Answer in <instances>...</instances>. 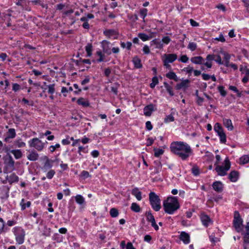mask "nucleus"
Returning a JSON list of instances; mask_svg holds the SVG:
<instances>
[{
	"label": "nucleus",
	"mask_w": 249,
	"mask_h": 249,
	"mask_svg": "<svg viewBox=\"0 0 249 249\" xmlns=\"http://www.w3.org/2000/svg\"><path fill=\"white\" fill-rule=\"evenodd\" d=\"M192 172L195 176H197L199 173V169L198 167L194 166L192 168Z\"/></svg>",
	"instance_id": "59"
},
{
	"label": "nucleus",
	"mask_w": 249,
	"mask_h": 249,
	"mask_svg": "<svg viewBox=\"0 0 249 249\" xmlns=\"http://www.w3.org/2000/svg\"><path fill=\"white\" fill-rule=\"evenodd\" d=\"M147 220L151 223V226L155 229V230L159 229V227L157 225L155 218L150 212H148L146 213Z\"/></svg>",
	"instance_id": "10"
},
{
	"label": "nucleus",
	"mask_w": 249,
	"mask_h": 249,
	"mask_svg": "<svg viewBox=\"0 0 249 249\" xmlns=\"http://www.w3.org/2000/svg\"><path fill=\"white\" fill-rule=\"evenodd\" d=\"M47 87L48 89V92L51 95L53 94L55 92V84H50L47 86Z\"/></svg>",
	"instance_id": "38"
},
{
	"label": "nucleus",
	"mask_w": 249,
	"mask_h": 249,
	"mask_svg": "<svg viewBox=\"0 0 249 249\" xmlns=\"http://www.w3.org/2000/svg\"><path fill=\"white\" fill-rule=\"evenodd\" d=\"M109 42L106 40H104L102 42L103 51L108 55H110L111 53V51L109 46Z\"/></svg>",
	"instance_id": "15"
},
{
	"label": "nucleus",
	"mask_w": 249,
	"mask_h": 249,
	"mask_svg": "<svg viewBox=\"0 0 249 249\" xmlns=\"http://www.w3.org/2000/svg\"><path fill=\"white\" fill-rule=\"evenodd\" d=\"M179 238L185 244H188L190 243V235L185 231H182L180 233Z\"/></svg>",
	"instance_id": "13"
},
{
	"label": "nucleus",
	"mask_w": 249,
	"mask_h": 249,
	"mask_svg": "<svg viewBox=\"0 0 249 249\" xmlns=\"http://www.w3.org/2000/svg\"><path fill=\"white\" fill-rule=\"evenodd\" d=\"M163 209L166 213L173 214L179 208L178 199L174 196H169L163 202Z\"/></svg>",
	"instance_id": "2"
},
{
	"label": "nucleus",
	"mask_w": 249,
	"mask_h": 249,
	"mask_svg": "<svg viewBox=\"0 0 249 249\" xmlns=\"http://www.w3.org/2000/svg\"><path fill=\"white\" fill-rule=\"evenodd\" d=\"M20 205L21 207V210H24L26 208H28L31 205V202L30 201H27V202H25V200L24 199H22L21 202L20 203Z\"/></svg>",
	"instance_id": "34"
},
{
	"label": "nucleus",
	"mask_w": 249,
	"mask_h": 249,
	"mask_svg": "<svg viewBox=\"0 0 249 249\" xmlns=\"http://www.w3.org/2000/svg\"><path fill=\"white\" fill-rule=\"evenodd\" d=\"M214 130L218 134L219 132L223 131L222 127H221L220 124L219 123H216L214 126Z\"/></svg>",
	"instance_id": "44"
},
{
	"label": "nucleus",
	"mask_w": 249,
	"mask_h": 249,
	"mask_svg": "<svg viewBox=\"0 0 249 249\" xmlns=\"http://www.w3.org/2000/svg\"><path fill=\"white\" fill-rule=\"evenodd\" d=\"M118 85H116L115 86H112L111 87V91L112 92H113L115 95H117L118 93Z\"/></svg>",
	"instance_id": "60"
},
{
	"label": "nucleus",
	"mask_w": 249,
	"mask_h": 249,
	"mask_svg": "<svg viewBox=\"0 0 249 249\" xmlns=\"http://www.w3.org/2000/svg\"><path fill=\"white\" fill-rule=\"evenodd\" d=\"M71 142L69 141V137L67 136L66 139H63L62 141V143L63 145H68L70 144Z\"/></svg>",
	"instance_id": "61"
},
{
	"label": "nucleus",
	"mask_w": 249,
	"mask_h": 249,
	"mask_svg": "<svg viewBox=\"0 0 249 249\" xmlns=\"http://www.w3.org/2000/svg\"><path fill=\"white\" fill-rule=\"evenodd\" d=\"M14 144L18 147H23L25 146V143L22 142L21 140L18 139L14 142Z\"/></svg>",
	"instance_id": "40"
},
{
	"label": "nucleus",
	"mask_w": 249,
	"mask_h": 249,
	"mask_svg": "<svg viewBox=\"0 0 249 249\" xmlns=\"http://www.w3.org/2000/svg\"><path fill=\"white\" fill-rule=\"evenodd\" d=\"M55 172L53 170H50L47 174V178L49 179H52L54 175Z\"/></svg>",
	"instance_id": "51"
},
{
	"label": "nucleus",
	"mask_w": 249,
	"mask_h": 249,
	"mask_svg": "<svg viewBox=\"0 0 249 249\" xmlns=\"http://www.w3.org/2000/svg\"><path fill=\"white\" fill-rule=\"evenodd\" d=\"M247 232L244 236V242H249V228L247 229L246 227Z\"/></svg>",
	"instance_id": "53"
},
{
	"label": "nucleus",
	"mask_w": 249,
	"mask_h": 249,
	"mask_svg": "<svg viewBox=\"0 0 249 249\" xmlns=\"http://www.w3.org/2000/svg\"><path fill=\"white\" fill-rule=\"evenodd\" d=\"M219 64H223V62L222 61L221 56L219 55L216 56V58L214 59Z\"/></svg>",
	"instance_id": "58"
},
{
	"label": "nucleus",
	"mask_w": 249,
	"mask_h": 249,
	"mask_svg": "<svg viewBox=\"0 0 249 249\" xmlns=\"http://www.w3.org/2000/svg\"><path fill=\"white\" fill-rule=\"evenodd\" d=\"M104 34L108 38L114 36V38H117V34L116 31L113 29L107 30L104 32Z\"/></svg>",
	"instance_id": "20"
},
{
	"label": "nucleus",
	"mask_w": 249,
	"mask_h": 249,
	"mask_svg": "<svg viewBox=\"0 0 249 249\" xmlns=\"http://www.w3.org/2000/svg\"><path fill=\"white\" fill-rule=\"evenodd\" d=\"M80 176L81 178L85 179L89 177L90 176L88 171L84 170L81 172Z\"/></svg>",
	"instance_id": "52"
},
{
	"label": "nucleus",
	"mask_w": 249,
	"mask_h": 249,
	"mask_svg": "<svg viewBox=\"0 0 249 249\" xmlns=\"http://www.w3.org/2000/svg\"><path fill=\"white\" fill-rule=\"evenodd\" d=\"M149 199L152 208L156 212L160 211L161 206L159 196L155 193L151 192L149 194Z\"/></svg>",
	"instance_id": "3"
},
{
	"label": "nucleus",
	"mask_w": 249,
	"mask_h": 249,
	"mask_svg": "<svg viewBox=\"0 0 249 249\" xmlns=\"http://www.w3.org/2000/svg\"><path fill=\"white\" fill-rule=\"evenodd\" d=\"M189 60V58L187 57L186 55H182L180 58L178 59L179 61L183 62V63H186Z\"/></svg>",
	"instance_id": "54"
},
{
	"label": "nucleus",
	"mask_w": 249,
	"mask_h": 249,
	"mask_svg": "<svg viewBox=\"0 0 249 249\" xmlns=\"http://www.w3.org/2000/svg\"><path fill=\"white\" fill-rule=\"evenodd\" d=\"M132 62L134 65L135 68L140 69L142 67L141 60L138 56H135L132 60Z\"/></svg>",
	"instance_id": "27"
},
{
	"label": "nucleus",
	"mask_w": 249,
	"mask_h": 249,
	"mask_svg": "<svg viewBox=\"0 0 249 249\" xmlns=\"http://www.w3.org/2000/svg\"><path fill=\"white\" fill-rule=\"evenodd\" d=\"M154 155L156 157H159L160 155H162L164 153V150L161 149L154 148Z\"/></svg>",
	"instance_id": "43"
},
{
	"label": "nucleus",
	"mask_w": 249,
	"mask_h": 249,
	"mask_svg": "<svg viewBox=\"0 0 249 249\" xmlns=\"http://www.w3.org/2000/svg\"><path fill=\"white\" fill-rule=\"evenodd\" d=\"M224 54V61L223 64L226 67H230V55L226 53H223Z\"/></svg>",
	"instance_id": "29"
},
{
	"label": "nucleus",
	"mask_w": 249,
	"mask_h": 249,
	"mask_svg": "<svg viewBox=\"0 0 249 249\" xmlns=\"http://www.w3.org/2000/svg\"><path fill=\"white\" fill-rule=\"evenodd\" d=\"M28 0H18L17 2H16V5L21 6L23 7L24 5L26 3V2Z\"/></svg>",
	"instance_id": "56"
},
{
	"label": "nucleus",
	"mask_w": 249,
	"mask_h": 249,
	"mask_svg": "<svg viewBox=\"0 0 249 249\" xmlns=\"http://www.w3.org/2000/svg\"><path fill=\"white\" fill-rule=\"evenodd\" d=\"M30 147L34 148L38 151H41L44 147L45 143L37 138H35L29 141Z\"/></svg>",
	"instance_id": "5"
},
{
	"label": "nucleus",
	"mask_w": 249,
	"mask_h": 249,
	"mask_svg": "<svg viewBox=\"0 0 249 249\" xmlns=\"http://www.w3.org/2000/svg\"><path fill=\"white\" fill-rule=\"evenodd\" d=\"M15 234L16 235V240L18 244H22L24 241L25 235V231L20 228H15Z\"/></svg>",
	"instance_id": "6"
},
{
	"label": "nucleus",
	"mask_w": 249,
	"mask_h": 249,
	"mask_svg": "<svg viewBox=\"0 0 249 249\" xmlns=\"http://www.w3.org/2000/svg\"><path fill=\"white\" fill-rule=\"evenodd\" d=\"M164 85L165 86V88L166 89V90L168 91V92L169 93L170 96H173L174 95V92L172 90V87L166 82H164Z\"/></svg>",
	"instance_id": "41"
},
{
	"label": "nucleus",
	"mask_w": 249,
	"mask_h": 249,
	"mask_svg": "<svg viewBox=\"0 0 249 249\" xmlns=\"http://www.w3.org/2000/svg\"><path fill=\"white\" fill-rule=\"evenodd\" d=\"M177 58V55L175 53L164 54L162 57V61L169 63H173Z\"/></svg>",
	"instance_id": "8"
},
{
	"label": "nucleus",
	"mask_w": 249,
	"mask_h": 249,
	"mask_svg": "<svg viewBox=\"0 0 249 249\" xmlns=\"http://www.w3.org/2000/svg\"><path fill=\"white\" fill-rule=\"evenodd\" d=\"M86 51L87 53V56H90L92 54V45L91 43H88L86 47Z\"/></svg>",
	"instance_id": "36"
},
{
	"label": "nucleus",
	"mask_w": 249,
	"mask_h": 249,
	"mask_svg": "<svg viewBox=\"0 0 249 249\" xmlns=\"http://www.w3.org/2000/svg\"><path fill=\"white\" fill-rule=\"evenodd\" d=\"M218 91L220 92V94L222 96L224 97L226 95L227 92L225 91V90L224 89V87L223 86H219L218 87Z\"/></svg>",
	"instance_id": "45"
},
{
	"label": "nucleus",
	"mask_w": 249,
	"mask_h": 249,
	"mask_svg": "<svg viewBox=\"0 0 249 249\" xmlns=\"http://www.w3.org/2000/svg\"><path fill=\"white\" fill-rule=\"evenodd\" d=\"M20 86L17 83L12 84V90L15 92H17L20 89Z\"/></svg>",
	"instance_id": "50"
},
{
	"label": "nucleus",
	"mask_w": 249,
	"mask_h": 249,
	"mask_svg": "<svg viewBox=\"0 0 249 249\" xmlns=\"http://www.w3.org/2000/svg\"><path fill=\"white\" fill-rule=\"evenodd\" d=\"M215 55L213 54H208L206 57V62H204V65L208 68H211L212 67V61L214 59Z\"/></svg>",
	"instance_id": "17"
},
{
	"label": "nucleus",
	"mask_w": 249,
	"mask_h": 249,
	"mask_svg": "<svg viewBox=\"0 0 249 249\" xmlns=\"http://www.w3.org/2000/svg\"><path fill=\"white\" fill-rule=\"evenodd\" d=\"M190 83V81L189 80H182L180 83L177 84L176 86V89L179 90L180 89H183L184 90H186L189 84Z\"/></svg>",
	"instance_id": "12"
},
{
	"label": "nucleus",
	"mask_w": 249,
	"mask_h": 249,
	"mask_svg": "<svg viewBox=\"0 0 249 249\" xmlns=\"http://www.w3.org/2000/svg\"><path fill=\"white\" fill-rule=\"evenodd\" d=\"M233 226L238 232H239L242 228V220L240 216L239 213L237 211L234 212Z\"/></svg>",
	"instance_id": "7"
},
{
	"label": "nucleus",
	"mask_w": 249,
	"mask_h": 249,
	"mask_svg": "<svg viewBox=\"0 0 249 249\" xmlns=\"http://www.w3.org/2000/svg\"><path fill=\"white\" fill-rule=\"evenodd\" d=\"M6 178L10 184H12L13 182H18V177L14 173L9 176H7Z\"/></svg>",
	"instance_id": "26"
},
{
	"label": "nucleus",
	"mask_w": 249,
	"mask_h": 249,
	"mask_svg": "<svg viewBox=\"0 0 249 249\" xmlns=\"http://www.w3.org/2000/svg\"><path fill=\"white\" fill-rule=\"evenodd\" d=\"M145 124L146 127L148 130H151L152 129L153 126L150 121L146 122Z\"/></svg>",
	"instance_id": "62"
},
{
	"label": "nucleus",
	"mask_w": 249,
	"mask_h": 249,
	"mask_svg": "<svg viewBox=\"0 0 249 249\" xmlns=\"http://www.w3.org/2000/svg\"><path fill=\"white\" fill-rule=\"evenodd\" d=\"M215 40L222 42H224L226 41L224 36L222 34H221L218 37L215 38Z\"/></svg>",
	"instance_id": "63"
},
{
	"label": "nucleus",
	"mask_w": 249,
	"mask_h": 249,
	"mask_svg": "<svg viewBox=\"0 0 249 249\" xmlns=\"http://www.w3.org/2000/svg\"><path fill=\"white\" fill-rule=\"evenodd\" d=\"M238 177V172L235 171H232L230 173L229 175V178L231 181L235 182L237 180Z\"/></svg>",
	"instance_id": "25"
},
{
	"label": "nucleus",
	"mask_w": 249,
	"mask_h": 249,
	"mask_svg": "<svg viewBox=\"0 0 249 249\" xmlns=\"http://www.w3.org/2000/svg\"><path fill=\"white\" fill-rule=\"evenodd\" d=\"M171 41V39L169 36H164L162 39V42L166 44H168Z\"/></svg>",
	"instance_id": "57"
},
{
	"label": "nucleus",
	"mask_w": 249,
	"mask_h": 249,
	"mask_svg": "<svg viewBox=\"0 0 249 249\" xmlns=\"http://www.w3.org/2000/svg\"><path fill=\"white\" fill-rule=\"evenodd\" d=\"M183 70L188 73H191V72L194 71V69L193 67L188 66L187 67L184 68Z\"/></svg>",
	"instance_id": "55"
},
{
	"label": "nucleus",
	"mask_w": 249,
	"mask_h": 249,
	"mask_svg": "<svg viewBox=\"0 0 249 249\" xmlns=\"http://www.w3.org/2000/svg\"><path fill=\"white\" fill-rule=\"evenodd\" d=\"M151 46H154L156 49H162L163 47V43L161 41L158 39H155L150 42Z\"/></svg>",
	"instance_id": "21"
},
{
	"label": "nucleus",
	"mask_w": 249,
	"mask_h": 249,
	"mask_svg": "<svg viewBox=\"0 0 249 249\" xmlns=\"http://www.w3.org/2000/svg\"><path fill=\"white\" fill-rule=\"evenodd\" d=\"M138 36L143 41H147L150 38L147 35L144 33H139L138 34Z\"/></svg>",
	"instance_id": "42"
},
{
	"label": "nucleus",
	"mask_w": 249,
	"mask_h": 249,
	"mask_svg": "<svg viewBox=\"0 0 249 249\" xmlns=\"http://www.w3.org/2000/svg\"><path fill=\"white\" fill-rule=\"evenodd\" d=\"M166 77L169 79L174 80L175 81H178V80L177 75L173 71H170L169 72L166 73Z\"/></svg>",
	"instance_id": "31"
},
{
	"label": "nucleus",
	"mask_w": 249,
	"mask_h": 249,
	"mask_svg": "<svg viewBox=\"0 0 249 249\" xmlns=\"http://www.w3.org/2000/svg\"><path fill=\"white\" fill-rule=\"evenodd\" d=\"M131 194L136 197L138 200L140 201L142 200V193L139 190L138 188L136 187L133 189L131 191Z\"/></svg>",
	"instance_id": "24"
},
{
	"label": "nucleus",
	"mask_w": 249,
	"mask_h": 249,
	"mask_svg": "<svg viewBox=\"0 0 249 249\" xmlns=\"http://www.w3.org/2000/svg\"><path fill=\"white\" fill-rule=\"evenodd\" d=\"M223 124L225 127H226L228 130H232L233 129V126L232 124L231 121L228 119H223Z\"/></svg>",
	"instance_id": "28"
},
{
	"label": "nucleus",
	"mask_w": 249,
	"mask_h": 249,
	"mask_svg": "<svg viewBox=\"0 0 249 249\" xmlns=\"http://www.w3.org/2000/svg\"><path fill=\"white\" fill-rule=\"evenodd\" d=\"M174 121V117L172 114L167 116L164 119V122L166 123L173 122Z\"/></svg>",
	"instance_id": "46"
},
{
	"label": "nucleus",
	"mask_w": 249,
	"mask_h": 249,
	"mask_svg": "<svg viewBox=\"0 0 249 249\" xmlns=\"http://www.w3.org/2000/svg\"><path fill=\"white\" fill-rule=\"evenodd\" d=\"M197 46L196 43L194 42H190L188 46V48L192 51H195L196 49Z\"/></svg>",
	"instance_id": "48"
},
{
	"label": "nucleus",
	"mask_w": 249,
	"mask_h": 249,
	"mask_svg": "<svg viewBox=\"0 0 249 249\" xmlns=\"http://www.w3.org/2000/svg\"><path fill=\"white\" fill-rule=\"evenodd\" d=\"M43 159L45 160V162L44 165L42 167L41 170L43 172H46L52 167L53 161L49 159L47 156H44Z\"/></svg>",
	"instance_id": "9"
},
{
	"label": "nucleus",
	"mask_w": 249,
	"mask_h": 249,
	"mask_svg": "<svg viewBox=\"0 0 249 249\" xmlns=\"http://www.w3.org/2000/svg\"><path fill=\"white\" fill-rule=\"evenodd\" d=\"M154 110V106L152 104L145 106L143 108L144 114L146 116H150Z\"/></svg>",
	"instance_id": "14"
},
{
	"label": "nucleus",
	"mask_w": 249,
	"mask_h": 249,
	"mask_svg": "<svg viewBox=\"0 0 249 249\" xmlns=\"http://www.w3.org/2000/svg\"><path fill=\"white\" fill-rule=\"evenodd\" d=\"M38 158L39 155L35 150L29 152L27 156V159L31 161H36L38 160Z\"/></svg>",
	"instance_id": "16"
},
{
	"label": "nucleus",
	"mask_w": 249,
	"mask_h": 249,
	"mask_svg": "<svg viewBox=\"0 0 249 249\" xmlns=\"http://www.w3.org/2000/svg\"><path fill=\"white\" fill-rule=\"evenodd\" d=\"M239 162L242 164L249 163V155H245L240 157Z\"/></svg>",
	"instance_id": "32"
},
{
	"label": "nucleus",
	"mask_w": 249,
	"mask_h": 249,
	"mask_svg": "<svg viewBox=\"0 0 249 249\" xmlns=\"http://www.w3.org/2000/svg\"><path fill=\"white\" fill-rule=\"evenodd\" d=\"M75 198L76 202L80 205H82L85 202V199L81 195L76 196Z\"/></svg>",
	"instance_id": "35"
},
{
	"label": "nucleus",
	"mask_w": 249,
	"mask_h": 249,
	"mask_svg": "<svg viewBox=\"0 0 249 249\" xmlns=\"http://www.w3.org/2000/svg\"><path fill=\"white\" fill-rule=\"evenodd\" d=\"M11 153L13 154L16 159H19L22 156L21 151L19 149L12 150Z\"/></svg>",
	"instance_id": "30"
},
{
	"label": "nucleus",
	"mask_w": 249,
	"mask_h": 249,
	"mask_svg": "<svg viewBox=\"0 0 249 249\" xmlns=\"http://www.w3.org/2000/svg\"><path fill=\"white\" fill-rule=\"evenodd\" d=\"M200 218L203 224L206 227H207L209 223H212V221L208 215L202 213L200 215Z\"/></svg>",
	"instance_id": "19"
},
{
	"label": "nucleus",
	"mask_w": 249,
	"mask_h": 249,
	"mask_svg": "<svg viewBox=\"0 0 249 249\" xmlns=\"http://www.w3.org/2000/svg\"><path fill=\"white\" fill-rule=\"evenodd\" d=\"M131 209L132 211L136 213H138L141 211V208L139 205L136 203H133L131 204Z\"/></svg>",
	"instance_id": "37"
},
{
	"label": "nucleus",
	"mask_w": 249,
	"mask_h": 249,
	"mask_svg": "<svg viewBox=\"0 0 249 249\" xmlns=\"http://www.w3.org/2000/svg\"><path fill=\"white\" fill-rule=\"evenodd\" d=\"M15 161L11 156H9L6 162L7 169L10 171H13L14 169Z\"/></svg>",
	"instance_id": "23"
},
{
	"label": "nucleus",
	"mask_w": 249,
	"mask_h": 249,
	"mask_svg": "<svg viewBox=\"0 0 249 249\" xmlns=\"http://www.w3.org/2000/svg\"><path fill=\"white\" fill-rule=\"evenodd\" d=\"M191 61L192 63L196 64L204 65V59L201 56L192 57Z\"/></svg>",
	"instance_id": "22"
},
{
	"label": "nucleus",
	"mask_w": 249,
	"mask_h": 249,
	"mask_svg": "<svg viewBox=\"0 0 249 249\" xmlns=\"http://www.w3.org/2000/svg\"><path fill=\"white\" fill-rule=\"evenodd\" d=\"M142 51L145 54H149L150 53V50L149 47L147 45H145L143 47Z\"/></svg>",
	"instance_id": "64"
},
{
	"label": "nucleus",
	"mask_w": 249,
	"mask_h": 249,
	"mask_svg": "<svg viewBox=\"0 0 249 249\" xmlns=\"http://www.w3.org/2000/svg\"><path fill=\"white\" fill-rule=\"evenodd\" d=\"M213 189L218 193H220L223 191V185L220 181H215L213 183Z\"/></svg>",
	"instance_id": "18"
},
{
	"label": "nucleus",
	"mask_w": 249,
	"mask_h": 249,
	"mask_svg": "<svg viewBox=\"0 0 249 249\" xmlns=\"http://www.w3.org/2000/svg\"><path fill=\"white\" fill-rule=\"evenodd\" d=\"M79 105H82L83 107H87L89 106V103L88 101L85 100L83 98H80L78 99L77 101Z\"/></svg>",
	"instance_id": "33"
},
{
	"label": "nucleus",
	"mask_w": 249,
	"mask_h": 249,
	"mask_svg": "<svg viewBox=\"0 0 249 249\" xmlns=\"http://www.w3.org/2000/svg\"><path fill=\"white\" fill-rule=\"evenodd\" d=\"M109 213L112 217H116L119 214L118 210L115 208H111L110 210Z\"/></svg>",
	"instance_id": "39"
},
{
	"label": "nucleus",
	"mask_w": 249,
	"mask_h": 249,
	"mask_svg": "<svg viewBox=\"0 0 249 249\" xmlns=\"http://www.w3.org/2000/svg\"><path fill=\"white\" fill-rule=\"evenodd\" d=\"M225 165L221 166L217 165L215 167V170L217 174L219 176H223L227 174V172L230 169L231 167V163L228 159L226 158L224 160Z\"/></svg>",
	"instance_id": "4"
},
{
	"label": "nucleus",
	"mask_w": 249,
	"mask_h": 249,
	"mask_svg": "<svg viewBox=\"0 0 249 249\" xmlns=\"http://www.w3.org/2000/svg\"><path fill=\"white\" fill-rule=\"evenodd\" d=\"M16 136V133L14 128H10L8 129L4 139V141L9 142L10 139H14Z\"/></svg>",
	"instance_id": "11"
},
{
	"label": "nucleus",
	"mask_w": 249,
	"mask_h": 249,
	"mask_svg": "<svg viewBox=\"0 0 249 249\" xmlns=\"http://www.w3.org/2000/svg\"><path fill=\"white\" fill-rule=\"evenodd\" d=\"M140 13L141 16L142 17L143 19H144L147 14V10L146 8H142L140 10ZM144 21V19H143Z\"/></svg>",
	"instance_id": "47"
},
{
	"label": "nucleus",
	"mask_w": 249,
	"mask_h": 249,
	"mask_svg": "<svg viewBox=\"0 0 249 249\" xmlns=\"http://www.w3.org/2000/svg\"><path fill=\"white\" fill-rule=\"evenodd\" d=\"M96 54L99 56V58L97 60L98 62H101L104 60V55L101 51L97 52Z\"/></svg>",
	"instance_id": "49"
},
{
	"label": "nucleus",
	"mask_w": 249,
	"mask_h": 249,
	"mask_svg": "<svg viewBox=\"0 0 249 249\" xmlns=\"http://www.w3.org/2000/svg\"><path fill=\"white\" fill-rule=\"evenodd\" d=\"M172 153L182 160L188 159L193 153L191 147L186 143L182 142H173L170 145Z\"/></svg>",
	"instance_id": "1"
}]
</instances>
